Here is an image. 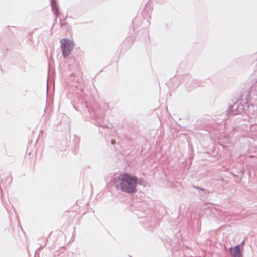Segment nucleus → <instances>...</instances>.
Returning a JSON list of instances; mask_svg holds the SVG:
<instances>
[{"mask_svg": "<svg viewBox=\"0 0 257 257\" xmlns=\"http://www.w3.org/2000/svg\"><path fill=\"white\" fill-rule=\"evenodd\" d=\"M137 178L128 173L120 174L115 182V186L118 190L128 194L136 192Z\"/></svg>", "mask_w": 257, "mask_h": 257, "instance_id": "f257e3e1", "label": "nucleus"}, {"mask_svg": "<svg viewBox=\"0 0 257 257\" xmlns=\"http://www.w3.org/2000/svg\"><path fill=\"white\" fill-rule=\"evenodd\" d=\"M240 111L239 110L236 111V112H234V111H232V113L234 115L237 114V113H239Z\"/></svg>", "mask_w": 257, "mask_h": 257, "instance_id": "0eeeda50", "label": "nucleus"}, {"mask_svg": "<svg viewBox=\"0 0 257 257\" xmlns=\"http://www.w3.org/2000/svg\"><path fill=\"white\" fill-rule=\"evenodd\" d=\"M60 43L62 55L65 58L72 51L74 45L73 41L65 38L61 39Z\"/></svg>", "mask_w": 257, "mask_h": 257, "instance_id": "f03ea898", "label": "nucleus"}, {"mask_svg": "<svg viewBox=\"0 0 257 257\" xmlns=\"http://www.w3.org/2000/svg\"><path fill=\"white\" fill-rule=\"evenodd\" d=\"M138 183L139 185H142V186H145L146 185V183L142 179H140L138 181Z\"/></svg>", "mask_w": 257, "mask_h": 257, "instance_id": "39448f33", "label": "nucleus"}, {"mask_svg": "<svg viewBox=\"0 0 257 257\" xmlns=\"http://www.w3.org/2000/svg\"><path fill=\"white\" fill-rule=\"evenodd\" d=\"M200 190H203V188H201Z\"/></svg>", "mask_w": 257, "mask_h": 257, "instance_id": "6e6552de", "label": "nucleus"}, {"mask_svg": "<svg viewBox=\"0 0 257 257\" xmlns=\"http://www.w3.org/2000/svg\"><path fill=\"white\" fill-rule=\"evenodd\" d=\"M130 257H131V256H130Z\"/></svg>", "mask_w": 257, "mask_h": 257, "instance_id": "1a4fd4ad", "label": "nucleus"}, {"mask_svg": "<svg viewBox=\"0 0 257 257\" xmlns=\"http://www.w3.org/2000/svg\"><path fill=\"white\" fill-rule=\"evenodd\" d=\"M238 107V105L237 103H235L232 106V108L233 110L235 109H237Z\"/></svg>", "mask_w": 257, "mask_h": 257, "instance_id": "423d86ee", "label": "nucleus"}, {"mask_svg": "<svg viewBox=\"0 0 257 257\" xmlns=\"http://www.w3.org/2000/svg\"><path fill=\"white\" fill-rule=\"evenodd\" d=\"M229 250L231 257H243L240 245L230 247Z\"/></svg>", "mask_w": 257, "mask_h": 257, "instance_id": "7ed1b4c3", "label": "nucleus"}, {"mask_svg": "<svg viewBox=\"0 0 257 257\" xmlns=\"http://www.w3.org/2000/svg\"><path fill=\"white\" fill-rule=\"evenodd\" d=\"M51 5L52 10L54 11V13L56 15V17H57V15L58 13V11L57 10V5L56 1L51 0Z\"/></svg>", "mask_w": 257, "mask_h": 257, "instance_id": "20e7f679", "label": "nucleus"}]
</instances>
